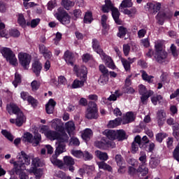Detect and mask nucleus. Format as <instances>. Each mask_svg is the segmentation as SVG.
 Listing matches in <instances>:
<instances>
[{
  "mask_svg": "<svg viewBox=\"0 0 179 179\" xmlns=\"http://www.w3.org/2000/svg\"><path fill=\"white\" fill-rule=\"evenodd\" d=\"M73 15L76 19H82V10L80 9H75L73 10Z\"/></svg>",
  "mask_w": 179,
  "mask_h": 179,
  "instance_id": "obj_61",
  "label": "nucleus"
},
{
  "mask_svg": "<svg viewBox=\"0 0 179 179\" xmlns=\"http://www.w3.org/2000/svg\"><path fill=\"white\" fill-rule=\"evenodd\" d=\"M99 169L104 170L105 171H108L109 173H113V167L106 163L104 161H101L97 163Z\"/></svg>",
  "mask_w": 179,
  "mask_h": 179,
  "instance_id": "obj_27",
  "label": "nucleus"
},
{
  "mask_svg": "<svg viewBox=\"0 0 179 179\" xmlns=\"http://www.w3.org/2000/svg\"><path fill=\"white\" fill-rule=\"evenodd\" d=\"M146 159H148V157L146 156V153L145 152H141L138 160L139 162H141V164H146V162H147Z\"/></svg>",
  "mask_w": 179,
  "mask_h": 179,
  "instance_id": "obj_58",
  "label": "nucleus"
},
{
  "mask_svg": "<svg viewBox=\"0 0 179 179\" xmlns=\"http://www.w3.org/2000/svg\"><path fill=\"white\" fill-rule=\"evenodd\" d=\"M64 59L68 65L73 66V53L69 50H66L64 55Z\"/></svg>",
  "mask_w": 179,
  "mask_h": 179,
  "instance_id": "obj_23",
  "label": "nucleus"
},
{
  "mask_svg": "<svg viewBox=\"0 0 179 179\" xmlns=\"http://www.w3.org/2000/svg\"><path fill=\"white\" fill-rule=\"evenodd\" d=\"M1 54H2L3 58L6 59L8 62H10V65H13L16 66V64L17 62V59H16V56L13 51L9 48H2L0 50Z\"/></svg>",
  "mask_w": 179,
  "mask_h": 179,
  "instance_id": "obj_4",
  "label": "nucleus"
},
{
  "mask_svg": "<svg viewBox=\"0 0 179 179\" xmlns=\"http://www.w3.org/2000/svg\"><path fill=\"white\" fill-rule=\"evenodd\" d=\"M120 61L126 72H129V71H131V64H132V62H129L127 59L122 57L120 59Z\"/></svg>",
  "mask_w": 179,
  "mask_h": 179,
  "instance_id": "obj_36",
  "label": "nucleus"
},
{
  "mask_svg": "<svg viewBox=\"0 0 179 179\" xmlns=\"http://www.w3.org/2000/svg\"><path fill=\"white\" fill-rule=\"evenodd\" d=\"M57 177L61 179H71V176H66V174L62 171H59L58 172Z\"/></svg>",
  "mask_w": 179,
  "mask_h": 179,
  "instance_id": "obj_63",
  "label": "nucleus"
},
{
  "mask_svg": "<svg viewBox=\"0 0 179 179\" xmlns=\"http://www.w3.org/2000/svg\"><path fill=\"white\" fill-rule=\"evenodd\" d=\"M55 17L62 24H69L71 23V15L64 10V8H59L57 12L55 14Z\"/></svg>",
  "mask_w": 179,
  "mask_h": 179,
  "instance_id": "obj_6",
  "label": "nucleus"
},
{
  "mask_svg": "<svg viewBox=\"0 0 179 179\" xmlns=\"http://www.w3.org/2000/svg\"><path fill=\"white\" fill-rule=\"evenodd\" d=\"M139 148H141V136L137 135L131 143V153L135 155L139 150Z\"/></svg>",
  "mask_w": 179,
  "mask_h": 179,
  "instance_id": "obj_17",
  "label": "nucleus"
},
{
  "mask_svg": "<svg viewBox=\"0 0 179 179\" xmlns=\"http://www.w3.org/2000/svg\"><path fill=\"white\" fill-rule=\"evenodd\" d=\"M149 142H150V140H149V138L148 136H144L143 138L140 136V149L141 148H143L145 145L149 144Z\"/></svg>",
  "mask_w": 179,
  "mask_h": 179,
  "instance_id": "obj_51",
  "label": "nucleus"
},
{
  "mask_svg": "<svg viewBox=\"0 0 179 179\" xmlns=\"http://www.w3.org/2000/svg\"><path fill=\"white\" fill-rule=\"evenodd\" d=\"M127 33H128V29L124 26H120L118 27V33L117 36V37H120V38H124V37L127 36Z\"/></svg>",
  "mask_w": 179,
  "mask_h": 179,
  "instance_id": "obj_35",
  "label": "nucleus"
},
{
  "mask_svg": "<svg viewBox=\"0 0 179 179\" xmlns=\"http://www.w3.org/2000/svg\"><path fill=\"white\" fill-rule=\"evenodd\" d=\"M15 120V125L17 127H22V125L26 122V117H24V114H23V113H18Z\"/></svg>",
  "mask_w": 179,
  "mask_h": 179,
  "instance_id": "obj_29",
  "label": "nucleus"
},
{
  "mask_svg": "<svg viewBox=\"0 0 179 179\" xmlns=\"http://www.w3.org/2000/svg\"><path fill=\"white\" fill-rule=\"evenodd\" d=\"M172 17H167V15L164 12H159L156 16L158 24L163 26L164 21L171 19Z\"/></svg>",
  "mask_w": 179,
  "mask_h": 179,
  "instance_id": "obj_20",
  "label": "nucleus"
},
{
  "mask_svg": "<svg viewBox=\"0 0 179 179\" xmlns=\"http://www.w3.org/2000/svg\"><path fill=\"white\" fill-rule=\"evenodd\" d=\"M39 52L43 55L45 59H51L52 58V52L48 50V48L45 47L43 44L38 45Z\"/></svg>",
  "mask_w": 179,
  "mask_h": 179,
  "instance_id": "obj_13",
  "label": "nucleus"
},
{
  "mask_svg": "<svg viewBox=\"0 0 179 179\" xmlns=\"http://www.w3.org/2000/svg\"><path fill=\"white\" fill-rule=\"evenodd\" d=\"M85 118L87 120H97L99 118V109L95 102H89L88 107L85 111Z\"/></svg>",
  "mask_w": 179,
  "mask_h": 179,
  "instance_id": "obj_3",
  "label": "nucleus"
},
{
  "mask_svg": "<svg viewBox=\"0 0 179 179\" xmlns=\"http://www.w3.org/2000/svg\"><path fill=\"white\" fill-rule=\"evenodd\" d=\"M55 106H57V102L54 101L53 99H49L48 102L45 105V111L47 114H52L54 110H55Z\"/></svg>",
  "mask_w": 179,
  "mask_h": 179,
  "instance_id": "obj_18",
  "label": "nucleus"
},
{
  "mask_svg": "<svg viewBox=\"0 0 179 179\" xmlns=\"http://www.w3.org/2000/svg\"><path fill=\"white\" fill-rule=\"evenodd\" d=\"M123 124H129L130 122H134L135 121V117H134V113L127 112L126 113V117L123 119Z\"/></svg>",
  "mask_w": 179,
  "mask_h": 179,
  "instance_id": "obj_32",
  "label": "nucleus"
},
{
  "mask_svg": "<svg viewBox=\"0 0 179 179\" xmlns=\"http://www.w3.org/2000/svg\"><path fill=\"white\" fill-rule=\"evenodd\" d=\"M17 23L21 27H26V19H24V15L22 13L18 15Z\"/></svg>",
  "mask_w": 179,
  "mask_h": 179,
  "instance_id": "obj_47",
  "label": "nucleus"
},
{
  "mask_svg": "<svg viewBox=\"0 0 179 179\" xmlns=\"http://www.w3.org/2000/svg\"><path fill=\"white\" fill-rule=\"evenodd\" d=\"M55 17L62 24H69L71 23V15L64 10V8H59L57 12L55 14Z\"/></svg>",
  "mask_w": 179,
  "mask_h": 179,
  "instance_id": "obj_5",
  "label": "nucleus"
},
{
  "mask_svg": "<svg viewBox=\"0 0 179 179\" xmlns=\"http://www.w3.org/2000/svg\"><path fill=\"white\" fill-rule=\"evenodd\" d=\"M18 83H22V76H20V74L15 73V80L13 82V85L15 86V87H17Z\"/></svg>",
  "mask_w": 179,
  "mask_h": 179,
  "instance_id": "obj_54",
  "label": "nucleus"
},
{
  "mask_svg": "<svg viewBox=\"0 0 179 179\" xmlns=\"http://www.w3.org/2000/svg\"><path fill=\"white\" fill-rule=\"evenodd\" d=\"M116 139L118 141H124V139H127V133H125V131L120 129L116 131Z\"/></svg>",
  "mask_w": 179,
  "mask_h": 179,
  "instance_id": "obj_38",
  "label": "nucleus"
},
{
  "mask_svg": "<svg viewBox=\"0 0 179 179\" xmlns=\"http://www.w3.org/2000/svg\"><path fill=\"white\" fill-rule=\"evenodd\" d=\"M103 134L106 135V139H110L113 142L115 139H117V131L111 129H106Z\"/></svg>",
  "mask_w": 179,
  "mask_h": 179,
  "instance_id": "obj_25",
  "label": "nucleus"
},
{
  "mask_svg": "<svg viewBox=\"0 0 179 179\" xmlns=\"http://www.w3.org/2000/svg\"><path fill=\"white\" fill-rule=\"evenodd\" d=\"M64 150H65V146L62 144L58 145L56 148L55 153L50 158V161L52 164L58 166L59 167H62L64 166V162L57 159L58 156L60 155L61 153H64Z\"/></svg>",
  "mask_w": 179,
  "mask_h": 179,
  "instance_id": "obj_7",
  "label": "nucleus"
},
{
  "mask_svg": "<svg viewBox=\"0 0 179 179\" xmlns=\"http://www.w3.org/2000/svg\"><path fill=\"white\" fill-rule=\"evenodd\" d=\"M9 34L11 37L17 38L20 36V31L16 29H12L9 31Z\"/></svg>",
  "mask_w": 179,
  "mask_h": 179,
  "instance_id": "obj_60",
  "label": "nucleus"
},
{
  "mask_svg": "<svg viewBox=\"0 0 179 179\" xmlns=\"http://www.w3.org/2000/svg\"><path fill=\"white\" fill-rule=\"evenodd\" d=\"M10 108L12 110L13 114H15L16 115H19L20 113H23L20 111V108H19V106H17L16 104H10Z\"/></svg>",
  "mask_w": 179,
  "mask_h": 179,
  "instance_id": "obj_53",
  "label": "nucleus"
},
{
  "mask_svg": "<svg viewBox=\"0 0 179 179\" xmlns=\"http://www.w3.org/2000/svg\"><path fill=\"white\" fill-rule=\"evenodd\" d=\"M173 130V136L177 140L179 141V124H176L175 126L172 127Z\"/></svg>",
  "mask_w": 179,
  "mask_h": 179,
  "instance_id": "obj_46",
  "label": "nucleus"
},
{
  "mask_svg": "<svg viewBox=\"0 0 179 179\" xmlns=\"http://www.w3.org/2000/svg\"><path fill=\"white\" fill-rule=\"evenodd\" d=\"M34 140L35 141L36 145H38V143H40V141H41V134L38 132H35Z\"/></svg>",
  "mask_w": 179,
  "mask_h": 179,
  "instance_id": "obj_64",
  "label": "nucleus"
},
{
  "mask_svg": "<svg viewBox=\"0 0 179 179\" xmlns=\"http://www.w3.org/2000/svg\"><path fill=\"white\" fill-rule=\"evenodd\" d=\"M121 122H122V118L117 117L113 120H110L108 124V128H116L119 125H121Z\"/></svg>",
  "mask_w": 179,
  "mask_h": 179,
  "instance_id": "obj_30",
  "label": "nucleus"
},
{
  "mask_svg": "<svg viewBox=\"0 0 179 179\" xmlns=\"http://www.w3.org/2000/svg\"><path fill=\"white\" fill-rule=\"evenodd\" d=\"M85 82H86V80H75L73 82V84L71 85L72 89H79V87H82L83 86L85 85Z\"/></svg>",
  "mask_w": 179,
  "mask_h": 179,
  "instance_id": "obj_41",
  "label": "nucleus"
},
{
  "mask_svg": "<svg viewBox=\"0 0 179 179\" xmlns=\"http://www.w3.org/2000/svg\"><path fill=\"white\" fill-rule=\"evenodd\" d=\"M137 173H141L142 176H146L149 173V169L146 167V164H141L138 166Z\"/></svg>",
  "mask_w": 179,
  "mask_h": 179,
  "instance_id": "obj_45",
  "label": "nucleus"
},
{
  "mask_svg": "<svg viewBox=\"0 0 179 179\" xmlns=\"http://www.w3.org/2000/svg\"><path fill=\"white\" fill-rule=\"evenodd\" d=\"M64 163L66 166L69 167V171H71V173H73V171H75V167H73V165L75 164V160L73 159V158H72V157H64Z\"/></svg>",
  "mask_w": 179,
  "mask_h": 179,
  "instance_id": "obj_16",
  "label": "nucleus"
},
{
  "mask_svg": "<svg viewBox=\"0 0 179 179\" xmlns=\"http://www.w3.org/2000/svg\"><path fill=\"white\" fill-rule=\"evenodd\" d=\"M18 159L19 160L17 162H20L21 163L24 164V166H29L30 164V157L27 155L24 151L20 152Z\"/></svg>",
  "mask_w": 179,
  "mask_h": 179,
  "instance_id": "obj_22",
  "label": "nucleus"
},
{
  "mask_svg": "<svg viewBox=\"0 0 179 179\" xmlns=\"http://www.w3.org/2000/svg\"><path fill=\"white\" fill-rule=\"evenodd\" d=\"M94 146L98 149L106 150L107 148H115V143L114 141L108 140L107 138H102L101 141H96L94 142Z\"/></svg>",
  "mask_w": 179,
  "mask_h": 179,
  "instance_id": "obj_9",
  "label": "nucleus"
},
{
  "mask_svg": "<svg viewBox=\"0 0 179 179\" xmlns=\"http://www.w3.org/2000/svg\"><path fill=\"white\" fill-rule=\"evenodd\" d=\"M100 57L108 68H110V69H115L117 68L111 57L107 55L104 52L100 55Z\"/></svg>",
  "mask_w": 179,
  "mask_h": 179,
  "instance_id": "obj_12",
  "label": "nucleus"
},
{
  "mask_svg": "<svg viewBox=\"0 0 179 179\" xmlns=\"http://www.w3.org/2000/svg\"><path fill=\"white\" fill-rule=\"evenodd\" d=\"M83 22L84 23H92L93 22V13L92 11L85 13Z\"/></svg>",
  "mask_w": 179,
  "mask_h": 179,
  "instance_id": "obj_39",
  "label": "nucleus"
},
{
  "mask_svg": "<svg viewBox=\"0 0 179 179\" xmlns=\"http://www.w3.org/2000/svg\"><path fill=\"white\" fill-rule=\"evenodd\" d=\"M115 162L117 166H122V164H124V158L121 155H116Z\"/></svg>",
  "mask_w": 179,
  "mask_h": 179,
  "instance_id": "obj_62",
  "label": "nucleus"
},
{
  "mask_svg": "<svg viewBox=\"0 0 179 179\" xmlns=\"http://www.w3.org/2000/svg\"><path fill=\"white\" fill-rule=\"evenodd\" d=\"M43 70V64L39 60H36L32 63L31 71L36 75V78L40 76Z\"/></svg>",
  "mask_w": 179,
  "mask_h": 179,
  "instance_id": "obj_14",
  "label": "nucleus"
},
{
  "mask_svg": "<svg viewBox=\"0 0 179 179\" xmlns=\"http://www.w3.org/2000/svg\"><path fill=\"white\" fill-rule=\"evenodd\" d=\"M40 82L34 80L31 83V90L32 92H37V90H38V89H40Z\"/></svg>",
  "mask_w": 179,
  "mask_h": 179,
  "instance_id": "obj_52",
  "label": "nucleus"
},
{
  "mask_svg": "<svg viewBox=\"0 0 179 179\" xmlns=\"http://www.w3.org/2000/svg\"><path fill=\"white\" fill-rule=\"evenodd\" d=\"M1 134L3 136H5V138H6V139L10 141V142H13V139H14L13 135H12L10 132L8 131V130L6 129L1 130Z\"/></svg>",
  "mask_w": 179,
  "mask_h": 179,
  "instance_id": "obj_48",
  "label": "nucleus"
},
{
  "mask_svg": "<svg viewBox=\"0 0 179 179\" xmlns=\"http://www.w3.org/2000/svg\"><path fill=\"white\" fill-rule=\"evenodd\" d=\"M166 136H168V135L166 133H158L155 136V139L157 142H158L159 143H162V142H163V140L165 139Z\"/></svg>",
  "mask_w": 179,
  "mask_h": 179,
  "instance_id": "obj_50",
  "label": "nucleus"
},
{
  "mask_svg": "<svg viewBox=\"0 0 179 179\" xmlns=\"http://www.w3.org/2000/svg\"><path fill=\"white\" fill-rule=\"evenodd\" d=\"M59 122H61V120L59 119L53 120V125H56L55 126L56 131H58L59 132H62V131H64V127H62V125H58Z\"/></svg>",
  "mask_w": 179,
  "mask_h": 179,
  "instance_id": "obj_56",
  "label": "nucleus"
},
{
  "mask_svg": "<svg viewBox=\"0 0 179 179\" xmlns=\"http://www.w3.org/2000/svg\"><path fill=\"white\" fill-rule=\"evenodd\" d=\"M162 100H163V96H162L160 94L151 97V101L154 106H157V102L162 103Z\"/></svg>",
  "mask_w": 179,
  "mask_h": 179,
  "instance_id": "obj_49",
  "label": "nucleus"
},
{
  "mask_svg": "<svg viewBox=\"0 0 179 179\" xmlns=\"http://www.w3.org/2000/svg\"><path fill=\"white\" fill-rule=\"evenodd\" d=\"M59 137L57 139V141H58L59 142V145H64V149H65V145L64 144V143L65 142H68L69 137L68 136V134H66V133H63L62 134H61L59 133Z\"/></svg>",
  "mask_w": 179,
  "mask_h": 179,
  "instance_id": "obj_33",
  "label": "nucleus"
},
{
  "mask_svg": "<svg viewBox=\"0 0 179 179\" xmlns=\"http://www.w3.org/2000/svg\"><path fill=\"white\" fill-rule=\"evenodd\" d=\"M95 155L99 160H102V162H107L108 160V155L107 152H103L100 150L95 151Z\"/></svg>",
  "mask_w": 179,
  "mask_h": 179,
  "instance_id": "obj_31",
  "label": "nucleus"
},
{
  "mask_svg": "<svg viewBox=\"0 0 179 179\" xmlns=\"http://www.w3.org/2000/svg\"><path fill=\"white\" fill-rule=\"evenodd\" d=\"M99 69L100 72L102 73L101 75L110 76L108 69H107V67H106V66H104V64H100L99 66Z\"/></svg>",
  "mask_w": 179,
  "mask_h": 179,
  "instance_id": "obj_57",
  "label": "nucleus"
},
{
  "mask_svg": "<svg viewBox=\"0 0 179 179\" xmlns=\"http://www.w3.org/2000/svg\"><path fill=\"white\" fill-rule=\"evenodd\" d=\"M108 76H110L101 75L98 79L99 85H100V86H104L105 85H107V83H108Z\"/></svg>",
  "mask_w": 179,
  "mask_h": 179,
  "instance_id": "obj_40",
  "label": "nucleus"
},
{
  "mask_svg": "<svg viewBox=\"0 0 179 179\" xmlns=\"http://www.w3.org/2000/svg\"><path fill=\"white\" fill-rule=\"evenodd\" d=\"M45 135L46 137L48 138V139H52V141L57 140L60 136L59 133L52 130L45 131Z\"/></svg>",
  "mask_w": 179,
  "mask_h": 179,
  "instance_id": "obj_26",
  "label": "nucleus"
},
{
  "mask_svg": "<svg viewBox=\"0 0 179 179\" xmlns=\"http://www.w3.org/2000/svg\"><path fill=\"white\" fill-rule=\"evenodd\" d=\"M173 157L179 163V144L176 147L173 152Z\"/></svg>",
  "mask_w": 179,
  "mask_h": 179,
  "instance_id": "obj_59",
  "label": "nucleus"
},
{
  "mask_svg": "<svg viewBox=\"0 0 179 179\" xmlns=\"http://www.w3.org/2000/svg\"><path fill=\"white\" fill-rule=\"evenodd\" d=\"M160 164V160L155 157H151L150 160V166L152 169H156Z\"/></svg>",
  "mask_w": 179,
  "mask_h": 179,
  "instance_id": "obj_44",
  "label": "nucleus"
},
{
  "mask_svg": "<svg viewBox=\"0 0 179 179\" xmlns=\"http://www.w3.org/2000/svg\"><path fill=\"white\" fill-rule=\"evenodd\" d=\"M34 136L30 132H26L22 136V141L27 142L28 143H33Z\"/></svg>",
  "mask_w": 179,
  "mask_h": 179,
  "instance_id": "obj_34",
  "label": "nucleus"
},
{
  "mask_svg": "<svg viewBox=\"0 0 179 179\" xmlns=\"http://www.w3.org/2000/svg\"><path fill=\"white\" fill-rule=\"evenodd\" d=\"M13 166L14 167L11 171L13 174H17V176H19L20 179H29V176L24 172V170H26V166L23 162H14Z\"/></svg>",
  "mask_w": 179,
  "mask_h": 179,
  "instance_id": "obj_2",
  "label": "nucleus"
},
{
  "mask_svg": "<svg viewBox=\"0 0 179 179\" xmlns=\"http://www.w3.org/2000/svg\"><path fill=\"white\" fill-rule=\"evenodd\" d=\"M92 48L96 54H99V55H101L103 52H104L103 49H101V46H100V42H99V40L96 38L92 39Z\"/></svg>",
  "mask_w": 179,
  "mask_h": 179,
  "instance_id": "obj_24",
  "label": "nucleus"
},
{
  "mask_svg": "<svg viewBox=\"0 0 179 179\" xmlns=\"http://www.w3.org/2000/svg\"><path fill=\"white\" fill-rule=\"evenodd\" d=\"M62 5L64 6V8L66 9V10H69L71 8L75 6V2L71 0H62Z\"/></svg>",
  "mask_w": 179,
  "mask_h": 179,
  "instance_id": "obj_37",
  "label": "nucleus"
},
{
  "mask_svg": "<svg viewBox=\"0 0 179 179\" xmlns=\"http://www.w3.org/2000/svg\"><path fill=\"white\" fill-rule=\"evenodd\" d=\"M155 148H156V145L154 143H150L149 144H145L141 149H145L146 152L148 153H153V150H155Z\"/></svg>",
  "mask_w": 179,
  "mask_h": 179,
  "instance_id": "obj_42",
  "label": "nucleus"
},
{
  "mask_svg": "<svg viewBox=\"0 0 179 179\" xmlns=\"http://www.w3.org/2000/svg\"><path fill=\"white\" fill-rule=\"evenodd\" d=\"M132 0H123L120 3L121 8H132Z\"/></svg>",
  "mask_w": 179,
  "mask_h": 179,
  "instance_id": "obj_55",
  "label": "nucleus"
},
{
  "mask_svg": "<svg viewBox=\"0 0 179 179\" xmlns=\"http://www.w3.org/2000/svg\"><path fill=\"white\" fill-rule=\"evenodd\" d=\"M18 59L23 69L27 71L30 68V63L31 62V56L30 55L26 52H20L18 54Z\"/></svg>",
  "mask_w": 179,
  "mask_h": 179,
  "instance_id": "obj_8",
  "label": "nucleus"
},
{
  "mask_svg": "<svg viewBox=\"0 0 179 179\" xmlns=\"http://www.w3.org/2000/svg\"><path fill=\"white\" fill-rule=\"evenodd\" d=\"M146 9L151 15H156L162 9V3L159 2H148L146 5Z\"/></svg>",
  "mask_w": 179,
  "mask_h": 179,
  "instance_id": "obj_11",
  "label": "nucleus"
},
{
  "mask_svg": "<svg viewBox=\"0 0 179 179\" xmlns=\"http://www.w3.org/2000/svg\"><path fill=\"white\" fill-rule=\"evenodd\" d=\"M111 12H112V17L115 23H116V24H121L122 23V21L121 20V19H120V16H121V13H120V10H118V8L115 7L112 8Z\"/></svg>",
  "mask_w": 179,
  "mask_h": 179,
  "instance_id": "obj_19",
  "label": "nucleus"
},
{
  "mask_svg": "<svg viewBox=\"0 0 179 179\" xmlns=\"http://www.w3.org/2000/svg\"><path fill=\"white\" fill-rule=\"evenodd\" d=\"M92 136L93 131L90 129H86L82 134V138L83 141H85V142H89Z\"/></svg>",
  "mask_w": 179,
  "mask_h": 179,
  "instance_id": "obj_28",
  "label": "nucleus"
},
{
  "mask_svg": "<svg viewBox=\"0 0 179 179\" xmlns=\"http://www.w3.org/2000/svg\"><path fill=\"white\" fill-rule=\"evenodd\" d=\"M155 77L153 76H149L148 75V73L146 71H143L142 72V79L143 80H145L148 83H153V78Z\"/></svg>",
  "mask_w": 179,
  "mask_h": 179,
  "instance_id": "obj_43",
  "label": "nucleus"
},
{
  "mask_svg": "<svg viewBox=\"0 0 179 179\" xmlns=\"http://www.w3.org/2000/svg\"><path fill=\"white\" fill-rule=\"evenodd\" d=\"M169 57V53L165 50H163V45L158 43L155 45L154 58L158 64L166 62V59Z\"/></svg>",
  "mask_w": 179,
  "mask_h": 179,
  "instance_id": "obj_1",
  "label": "nucleus"
},
{
  "mask_svg": "<svg viewBox=\"0 0 179 179\" xmlns=\"http://www.w3.org/2000/svg\"><path fill=\"white\" fill-rule=\"evenodd\" d=\"M107 19H108V17H107L106 14L102 15L101 18V24L103 27L101 29L103 36H107V34H108V30H110L108 24H107Z\"/></svg>",
  "mask_w": 179,
  "mask_h": 179,
  "instance_id": "obj_15",
  "label": "nucleus"
},
{
  "mask_svg": "<svg viewBox=\"0 0 179 179\" xmlns=\"http://www.w3.org/2000/svg\"><path fill=\"white\" fill-rule=\"evenodd\" d=\"M73 71L76 74L78 78H80L81 80H87V68L85 66H81L80 67L78 65H75L73 67Z\"/></svg>",
  "mask_w": 179,
  "mask_h": 179,
  "instance_id": "obj_10",
  "label": "nucleus"
},
{
  "mask_svg": "<svg viewBox=\"0 0 179 179\" xmlns=\"http://www.w3.org/2000/svg\"><path fill=\"white\" fill-rule=\"evenodd\" d=\"M157 120L159 127L164 125V121H166V113H164V110H160L157 113Z\"/></svg>",
  "mask_w": 179,
  "mask_h": 179,
  "instance_id": "obj_21",
  "label": "nucleus"
}]
</instances>
